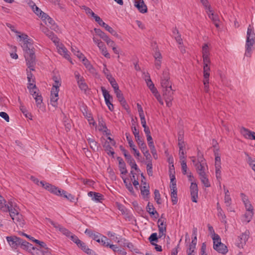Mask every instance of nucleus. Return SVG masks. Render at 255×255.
<instances>
[{"instance_id": "f257e3e1", "label": "nucleus", "mask_w": 255, "mask_h": 255, "mask_svg": "<svg viewBox=\"0 0 255 255\" xmlns=\"http://www.w3.org/2000/svg\"><path fill=\"white\" fill-rule=\"evenodd\" d=\"M160 84L162 88L163 95L164 96L166 106L170 107L172 105L173 100V91L171 87V83L170 81L169 73L168 69L163 71L160 77Z\"/></svg>"}, {"instance_id": "f03ea898", "label": "nucleus", "mask_w": 255, "mask_h": 255, "mask_svg": "<svg viewBox=\"0 0 255 255\" xmlns=\"http://www.w3.org/2000/svg\"><path fill=\"white\" fill-rule=\"evenodd\" d=\"M21 46L24 51V56L28 68L31 70H34L35 56L33 51L32 40L31 39L26 40V41L22 43Z\"/></svg>"}, {"instance_id": "7ed1b4c3", "label": "nucleus", "mask_w": 255, "mask_h": 255, "mask_svg": "<svg viewBox=\"0 0 255 255\" xmlns=\"http://www.w3.org/2000/svg\"><path fill=\"white\" fill-rule=\"evenodd\" d=\"M255 44V33L254 27L250 25L247 32V38L246 42V52L245 55L250 57L254 50V45Z\"/></svg>"}, {"instance_id": "20e7f679", "label": "nucleus", "mask_w": 255, "mask_h": 255, "mask_svg": "<svg viewBox=\"0 0 255 255\" xmlns=\"http://www.w3.org/2000/svg\"><path fill=\"white\" fill-rule=\"evenodd\" d=\"M7 211L9 212L10 217L17 226H19L21 227L23 226L24 223L22 216L18 212L16 209L13 208L12 205H10V207L7 209Z\"/></svg>"}, {"instance_id": "39448f33", "label": "nucleus", "mask_w": 255, "mask_h": 255, "mask_svg": "<svg viewBox=\"0 0 255 255\" xmlns=\"http://www.w3.org/2000/svg\"><path fill=\"white\" fill-rule=\"evenodd\" d=\"M40 185L44 187L45 189L50 191L51 193L57 195L62 196V192L63 190H61L53 186L48 183H46L44 181H41L40 182Z\"/></svg>"}, {"instance_id": "423d86ee", "label": "nucleus", "mask_w": 255, "mask_h": 255, "mask_svg": "<svg viewBox=\"0 0 255 255\" xmlns=\"http://www.w3.org/2000/svg\"><path fill=\"white\" fill-rule=\"evenodd\" d=\"M213 248L218 253L225 254L228 252L227 247L221 242V238L213 241Z\"/></svg>"}, {"instance_id": "0eeeda50", "label": "nucleus", "mask_w": 255, "mask_h": 255, "mask_svg": "<svg viewBox=\"0 0 255 255\" xmlns=\"http://www.w3.org/2000/svg\"><path fill=\"white\" fill-rule=\"evenodd\" d=\"M163 214L161 215L160 218L158 220V236L160 238L162 236H165L166 232V219L163 217Z\"/></svg>"}, {"instance_id": "6e6552de", "label": "nucleus", "mask_w": 255, "mask_h": 255, "mask_svg": "<svg viewBox=\"0 0 255 255\" xmlns=\"http://www.w3.org/2000/svg\"><path fill=\"white\" fill-rule=\"evenodd\" d=\"M101 90L105 99L106 104L108 107L109 110L113 111L114 110V106L111 103V101L113 100L112 97L104 87H101Z\"/></svg>"}, {"instance_id": "1a4fd4ad", "label": "nucleus", "mask_w": 255, "mask_h": 255, "mask_svg": "<svg viewBox=\"0 0 255 255\" xmlns=\"http://www.w3.org/2000/svg\"><path fill=\"white\" fill-rule=\"evenodd\" d=\"M55 45L57 47V51L59 54L63 56L65 59L68 60L71 62V59L69 55V52L66 48L62 43H59V40Z\"/></svg>"}, {"instance_id": "9d476101", "label": "nucleus", "mask_w": 255, "mask_h": 255, "mask_svg": "<svg viewBox=\"0 0 255 255\" xmlns=\"http://www.w3.org/2000/svg\"><path fill=\"white\" fill-rule=\"evenodd\" d=\"M190 194L192 202L197 203L198 198V189L197 184L196 183L191 182L190 187Z\"/></svg>"}, {"instance_id": "9b49d317", "label": "nucleus", "mask_w": 255, "mask_h": 255, "mask_svg": "<svg viewBox=\"0 0 255 255\" xmlns=\"http://www.w3.org/2000/svg\"><path fill=\"white\" fill-rule=\"evenodd\" d=\"M59 88L52 87L51 91L50 102L52 106H57V101L58 100V93Z\"/></svg>"}, {"instance_id": "f8f14e48", "label": "nucleus", "mask_w": 255, "mask_h": 255, "mask_svg": "<svg viewBox=\"0 0 255 255\" xmlns=\"http://www.w3.org/2000/svg\"><path fill=\"white\" fill-rule=\"evenodd\" d=\"M21 240V238L15 236L6 237L7 242L13 249H16L20 245Z\"/></svg>"}, {"instance_id": "ddd939ff", "label": "nucleus", "mask_w": 255, "mask_h": 255, "mask_svg": "<svg viewBox=\"0 0 255 255\" xmlns=\"http://www.w3.org/2000/svg\"><path fill=\"white\" fill-rule=\"evenodd\" d=\"M41 30L44 34H45L49 38L51 39V40L55 43V44H56L59 39L52 31H50L47 27L44 26H43L41 27Z\"/></svg>"}, {"instance_id": "4468645a", "label": "nucleus", "mask_w": 255, "mask_h": 255, "mask_svg": "<svg viewBox=\"0 0 255 255\" xmlns=\"http://www.w3.org/2000/svg\"><path fill=\"white\" fill-rule=\"evenodd\" d=\"M170 188L171 189V197L172 203L173 205H175L177 203V191L176 188V183H172L170 185Z\"/></svg>"}, {"instance_id": "2eb2a0df", "label": "nucleus", "mask_w": 255, "mask_h": 255, "mask_svg": "<svg viewBox=\"0 0 255 255\" xmlns=\"http://www.w3.org/2000/svg\"><path fill=\"white\" fill-rule=\"evenodd\" d=\"M50 223L55 228L58 229L66 237L69 238L72 235V233L71 232L61 225L55 223L53 221H50Z\"/></svg>"}, {"instance_id": "dca6fc26", "label": "nucleus", "mask_w": 255, "mask_h": 255, "mask_svg": "<svg viewBox=\"0 0 255 255\" xmlns=\"http://www.w3.org/2000/svg\"><path fill=\"white\" fill-rule=\"evenodd\" d=\"M205 166H207L206 163L195 164V166L199 177L206 174Z\"/></svg>"}, {"instance_id": "f3484780", "label": "nucleus", "mask_w": 255, "mask_h": 255, "mask_svg": "<svg viewBox=\"0 0 255 255\" xmlns=\"http://www.w3.org/2000/svg\"><path fill=\"white\" fill-rule=\"evenodd\" d=\"M134 6L141 13H144L147 12V8L143 0L135 1Z\"/></svg>"}, {"instance_id": "a211bd4d", "label": "nucleus", "mask_w": 255, "mask_h": 255, "mask_svg": "<svg viewBox=\"0 0 255 255\" xmlns=\"http://www.w3.org/2000/svg\"><path fill=\"white\" fill-rule=\"evenodd\" d=\"M78 247L80 248L84 252L89 255H97L96 253L92 250L89 249L88 247L83 242L78 245Z\"/></svg>"}, {"instance_id": "6ab92c4d", "label": "nucleus", "mask_w": 255, "mask_h": 255, "mask_svg": "<svg viewBox=\"0 0 255 255\" xmlns=\"http://www.w3.org/2000/svg\"><path fill=\"white\" fill-rule=\"evenodd\" d=\"M88 195L92 198V200L97 202H100L103 200V195L99 193L90 191L88 192Z\"/></svg>"}, {"instance_id": "aec40b11", "label": "nucleus", "mask_w": 255, "mask_h": 255, "mask_svg": "<svg viewBox=\"0 0 255 255\" xmlns=\"http://www.w3.org/2000/svg\"><path fill=\"white\" fill-rule=\"evenodd\" d=\"M117 159L119 161V166L121 173L122 174H126L128 171L126 169V163L121 157H119Z\"/></svg>"}, {"instance_id": "412c9836", "label": "nucleus", "mask_w": 255, "mask_h": 255, "mask_svg": "<svg viewBox=\"0 0 255 255\" xmlns=\"http://www.w3.org/2000/svg\"><path fill=\"white\" fill-rule=\"evenodd\" d=\"M146 211L150 215L154 216L155 218H157L159 216V214L155 210L153 205L151 204L149 202L146 206Z\"/></svg>"}, {"instance_id": "4be33fe9", "label": "nucleus", "mask_w": 255, "mask_h": 255, "mask_svg": "<svg viewBox=\"0 0 255 255\" xmlns=\"http://www.w3.org/2000/svg\"><path fill=\"white\" fill-rule=\"evenodd\" d=\"M27 88L29 90L30 94L32 95L33 97L36 96V95H38L37 93L38 90L37 89L35 84H28Z\"/></svg>"}, {"instance_id": "5701e85b", "label": "nucleus", "mask_w": 255, "mask_h": 255, "mask_svg": "<svg viewBox=\"0 0 255 255\" xmlns=\"http://www.w3.org/2000/svg\"><path fill=\"white\" fill-rule=\"evenodd\" d=\"M241 133L246 138L251 139L252 138V136L253 135V132L248 128H246L244 127H242L241 128Z\"/></svg>"}, {"instance_id": "b1692460", "label": "nucleus", "mask_w": 255, "mask_h": 255, "mask_svg": "<svg viewBox=\"0 0 255 255\" xmlns=\"http://www.w3.org/2000/svg\"><path fill=\"white\" fill-rule=\"evenodd\" d=\"M250 236V232L249 230H246L244 233H243L240 237V244L242 246L244 244H245L246 242L248 241Z\"/></svg>"}, {"instance_id": "393cba45", "label": "nucleus", "mask_w": 255, "mask_h": 255, "mask_svg": "<svg viewBox=\"0 0 255 255\" xmlns=\"http://www.w3.org/2000/svg\"><path fill=\"white\" fill-rule=\"evenodd\" d=\"M254 215L253 212L246 211L243 216L242 221L246 223H249L252 220Z\"/></svg>"}, {"instance_id": "a878e982", "label": "nucleus", "mask_w": 255, "mask_h": 255, "mask_svg": "<svg viewBox=\"0 0 255 255\" xmlns=\"http://www.w3.org/2000/svg\"><path fill=\"white\" fill-rule=\"evenodd\" d=\"M221 166L220 164H216L215 165V170H216V176L217 180L219 183V186L221 187Z\"/></svg>"}, {"instance_id": "bb28decb", "label": "nucleus", "mask_w": 255, "mask_h": 255, "mask_svg": "<svg viewBox=\"0 0 255 255\" xmlns=\"http://www.w3.org/2000/svg\"><path fill=\"white\" fill-rule=\"evenodd\" d=\"M88 143L90 147L94 150L96 151L98 149V143L95 140L93 137H88L87 138Z\"/></svg>"}, {"instance_id": "cd10ccee", "label": "nucleus", "mask_w": 255, "mask_h": 255, "mask_svg": "<svg viewBox=\"0 0 255 255\" xmlns=\"http://www.w3.org/2000/svg\"><path fill=\"white\" fill-rule=\"evenodd\" d=\"M5 201L3 199V198L0 195V209L3 211L7 212V209H9V208L10 207L11 204H9V205H6L5 204Z\"/></svg>"}, {"instance_id": "c85d7f7f", "label": "nucleus", "mask_w": 255, "mask_h": 255, "mask_svg": "<svg viewBox=\"0 0 255 255\" xmlns=\"http://www.w3.org/2000/svg\"><path fill=\"white\" fill-rule=\"evenodd\" d=\"M20 245L21 246V248L26 250L30 251L31 249H34V248L31 244L28 243L26 241L23 240L22 239L21 240V243Z\"/></svg>"}, {"instance_id": "c756f323", "label": "nucleus", "mask_w": 255, "mask_h": 255, "mask_svg": "<svg viewBox=\"0 0 255 255\" xmlns=\"http://www.w3.org/2000/svg\"><path fill=\"white\" fill-rule=\"evenodd\" d=\"M83 113L84 116L88 121L90 124H92L94 126L96 124L92 114L88 112L85 109V112H83Z\"/></svg>"}, {"instance_id": "7c9ffc66", "label": "nucleus", "mask_w": 255, "mask_h": 255, "mask_svg": "<svg viewBox=\"0 0 255 255\" xmlns=\"http://www.w3.org/2000/svg\"><path fill=\"white\" fill-rule=\"evenodd\" d=\"M71 51L79 59L85 58L84 54H83L76 46H72Z\"/></svg>"}, {"instance_id": "2f4dec72", "label": "nucleus", "mask_w": 255, "mask_h": 255, "mask_svg": "<svg viewBox=\"0 0 255 255\" xmlns=\"http://www.w3.org/2000/svg\"><path fill=\"white\" fill-rule=\"evenodd\" d=\"M94 31L96 34L100 37L104 41L106 40L109 36L99 28H95Z\"/></svg>"}, {"instance_id": "473e14b6", "label": "nucleus", "mask_w": 255, "mask_h": 255, "mask_svg": "<svg viewBox=\"0 0 255 255\" xmlns=\"http://www.w3.org/2000/svg\"><path fill=\"white\" fill-rule=\"evenodd\" d=\"M201 181V182L206 187H209L210 186V183L208 178V175L207 174L205 175H202L199 177Z\"/></svg>"}, {"instance_id": "72a5a7b5", "label": "nucleus", "mask_w": 255, "mask_h": 255, "mask_svg": "<svg viewBox=\"0 0 255 255\" xmlns=\"http://www.w3.org/2000/svg\"><path fill=\"white\" fill-rule=\"evenodd\" d=\"M19 108L21 112L23 113V114L26 118L29 119L30 120H32L31 114L28 112V111L26 110V108L24 106L21 104Z\"/></svg>"}, {"instance_id": "f704fd0d", "label": "nucleus", "mask_w": 255, "mask_h": 255, "mask_svg": "<svg viewBox=\"0 0 255 255\" xmlns=\"http://www.w3.org/2000/svg\"><path fill=\"white\" fill-rule=\"evenodd\" d=\"M210 67V65H203L204 79H209Z\"/></svg>"}, {"instance_id": "c9c22d12", "label": "nucleus", "mask_w": 255, "mask_h": 255, "mask_svg": "<svg viewBox=\"0 0 255 255\" xmlns=\"http://www.w3.org/2000/svg\"><path fill=\"white\" fill-rule=\"evenodd\" d=\"M218 217H219V219L221 220V222L226 224L227 223V220H226V216L223 211L222 209H219V211H218Z\"/></svg>"}, {"instance_id": "e433bc0d", "label": "nucleus", "mask_w": 255, "mask_h": 255, "mask_svg": "<svg viewBox=\"0 0 255 255\" xmlns=\"http://www.w3.org/2000/svg\"><path fill=\"white\" fill-rule=\"evenodd\" d=\"M144 184L146 185V183L144 182ZM140 190L141 193L144 198H148V195L149 194V186H146L145 185L141 187Z\"/></svg>"}, {"instance_id": "4c0bfd02", "label": "nucleus", "mask_w": 255, "mask_h": 255, "mask_svg": "<svg viewBox=\"0 0 255 255\" xmlns=\"http://www.w3.org/2000/svg\"><path fill=\"white\" fill-rule=\"evenodd\" d=\"M81 60H82L83 63L86 68L90 72H93L94 69L89 61L86 59V58L85 57V58H82Z\"/></svg>"}, {"instance_id": "58836bf2", "label": "nucleus", "mask_w": 255, "mask_h": 255, "mask_svg": "<svg viewBox=\"0 0 255 255\" xmlns=\"http://www.w3.org/2000/svg\"><path fill=\"white\" fill-rule=\"evenodd\" d=\"M123 180L127 188L131 193L133 194L134 193L133 189L132 187V185L130 181H129V179L125 178L123 179Z\"/></svg>"}, {"instance_id": "ea45409f", "label": "nucleus", "mask_w": 255, "mask_h": 255, "mask_svg": "<svg viewBox=\"0 0 255 255\" xmlns=\"http://www.w3.org/2000/svg\"><path fill=\"white\" fill-rule=\"evenodd\" d=\"M208 231H209L210 235L212 236V238L213 241L219 238L220 236L218 234H216L215 233L214 230L212 226H211L210 225L208 224Z\"/></svg>"}, {"instance_id": "a19ab883", "label": "nucleus", "mask_w": 255, "mask_h": 255, "mask_svg": "<svg viewBox=\"0 0 255 255\" xmlns=\"http://www.w3.org/2000/svg\"><path fill=\"white\" fill-rule=\"evenodd\" d=\"M206 12L207 13L209 17L213 21V22L219 21V16L214 14L212 9L211 12H209V10H206Z\"/></svg>"}, {"instance_id": "79ce46f5", "label": "nucleus", "mask_w": 255, "mask_h": 255, "mask_svg": "<svg viewBox=\"0 0 255 255\" xmlns=\"http://www.w3.org/2000/svg\"><path fill=\"white\" fill-rule=\"evenodd\" d=\"M79 88L82 91H86L88 89L87 84L85 82V79L81 80L77 83Z\"/></svg>"}, {"instance_id": "37998d69", "label": "nucleus", "mask_w": 255, "mask_h": 255, "mask_svg": "<svg viewBox=\"0 0 255 255\" xmlns=\"http://www.w3.org/2000/svg\"><path fill=\"white\" fill-rule=\"evenodd\" d=\"M115 94H116V96L118 99V100L122 104L125 103V101L124 100V98L123 97V94L121 93V91L118 88V90H114Z\"/></svg>"}, {"instance_id": "c03bdc74", "label": "nucleus", "mask_w": 255, "mask_h": 255, "mask_svg": "<svg viewBox=\"0 0 255 255\" xmlns=\"http://www.w3.org/2000/svg\"><path fill=\"white\" fill-rule=\"evenodd\" d=\"M128 163L130 166L131 169H134L137 173L140 172V169L138 168L137 165L133 158L128 161Z\"/></svg>"}, {"instance_id": "a18cd8bd", "label": "nucleus", "mask_w": 255, "mask_h": 255, "mask_svg": "<svg viewBox=\"0 0 255 255\" xmlns=\"http://www.w3.org/2000/svg\"><path fill=\"white\" fill-rule=\"evenodd\" d=\"M42 19L43 20H45L46 22H48L49 24H50L52 26H53L55 23L54 20L52 18H51L49 15H48L46 13L45 16H42Z\"/></svg>"}, {"instance_id": "49530a36", "label": "nucleus", "mask_w": 255, "mask_h": 255, "mask_svg": "<svg viewBox=\"0 0 255 255\" xmlns=\"http://www.w3.org/2000/svg\"><path fill=\"white\" fill-rule=\"evenodd\" d=\"M146 170H147V174L149 176H152L153 171H152V162H146Z\"/></svg>"}, {"instance_id": "de8ad7c7", "label": "nucleus", "mask_w": 255, "mask_h": 255, "mask_svg": "<svg viewBox=\"0 0 255 255\" xmlns=\"http://www.w3.org/2000/svg\"><path fill=\"white\" fill-rule=\"evenodd\" d=\"M209 50L207 44H204L202 47V56H209Z\"/></svg>"}, {"instance_id": "09e8293b", "label": "nucleus", "mask_w": 255, "mask_h": 255, "mask_svg": "<svg viewBox=\"0 0 255 255\" xmlns=\"http://www.w3.org/2000/svg\"><path fill=\"white\" fill-rule=\"evenodd\" d=\"M35 7H33V11L36 14L38 15L39 17L42 18V16H45L46 13L43 12L40 8H39L37 6L35 5Z\"/></svg>"}, {"instance_id": "8fccbe9b", "label": "nucleus", "mask_w": 255, "mask_h": 255, "mask_svg": "<svg viewBox=\"0 0 255 255\" xmlns=\"http://www.w3.org/2000/svg\"><path fill=\"white\" fill-rule=\"evenodd\" d=\"M148 240L151 245H154V242H157L158 240L157 233H152L149 237Z\"/></svg>"}, {"instance_id": "3c124183", "label": "nucleus", "mask_w": 255, "mask_h": 255, "mask_svg": "<svg viewBox=\"0 0 255 255\" xmlns=\"http://www.w3.org/2000/svg\"><path fill=\"white\" fill-rule=\"evenodd\" d=\"M128 241L125 238H121L120 240H118L117 243L119 244L120 248L126 247Z\"/></svg>"}, {"instance_id": "603ef678", "label": "nucleus", "mask_w": 255, "mask_h": 255, "mask_svg": "<svg viewBox=\"0 0 255 255\" xmlns=\"http://www.w3.org/2000/svg\"><path fill=\"white\" fill-rule=\"evenodd\" d=\"M62 197L67 198L68 200L71 202H73L74 200V196L71 194H68L67 192L64 190H63V192H62Z\"/></svg>"}, {"instance_id": "864d4df0", "label": "nucleus", "mask_w": 255, "mask_h": 255, "mask_svg": "<svg viewBox=\"0 0 255 255\" xmlns=\"http://www.w3.org/2000/svg\"><path fill=\"white\" fill-rule=\"evenodd\" d=\"M30 240L38 244L40 248H42V249L46 247V244L43 242H41L38 240L35 239L33 237H31V239H30Z\"/></svg>"}, {"instance_id": "5fc2aeb1", "label": "nucleus", "mask_w": 255, "mask_h": 255, "mask_svg": "<svg viewBox=\"0 0 255 255\" xmlns=\"http://www.w3.org/2000/svg\"><path fill=\"white\" fill-rule=\"evenodd\" d=\"M100 243H101L102 245L108 247L109 245V239L105 236H102L101 239H100L99 241Z\"/></svg>"}, {"instance_id": "6e6d98bb", "label": "nucleus", "mask_w": 255, "mask_h": 255, "mask_svg": "<svg viewBox=\"0 0 255 255\" xmlns=\"http://www.w3.org/2000/svg\"><path fill=\"white\" fill-rule=\"evenodd\" d=\"M69 238L74 243H75L77 246H78V245L81 244V242H82L79 239L77 236L76 235L72 234V235L70 236Z\"/></svg>"}, {"instance_id": "4d7b16f0", "label": "nucleus", "mask_w": 255, "mask_h": 255, "mask_svg": "<svg viewBox=\"0 0 255 255\" xmlns=\"http://www.w3.org/2000/svg\"><path fill=\"white\" fill-rule=\"evenodd\" d=\"M200 2L202 3L206 10H209V12H211L210 5L207 0H200Z\"/></svg>"}, {"instance_id": "13d9d810", "label": "nucleus", "mask_w": 255, "mask_h": 255, "mask_svg": "<svg viewBox=\"0 0 255 255\" xmlns=\"http://www.w3.org/2000/svg\"><path fill=\"white\" fill-rule=\"evenodd\" d=\"M197 162L196 163H205V159L203 157V154L200 152V150L198 151L197 153Z\"/></svg>"}, {"instance_id": "bf43d9fd", "label": "nucleus", "mask_w": 255, "mask_h": 255, "mask_svg": "<svg viewBox=\"0 0 255 255\" xmlns=\"http://www.w3.org/2000/svg\"><path fill=\"white\" fill-rule=\"evenodd\" d=\"M245 154L247 156V161L248 163L250 165V166L251 167L254 164H255V159L252 158L248 153H245Z\"/></svg>"}, {"instance_id": "052dcab7", "label": "nucleus", "mask_w": 255, "mask_h": 255, "mask_svg": "<svg viewBox=\"0 0 255 255\" xmlns=\"http://www.w3.org/2000/svg\"><path fill=\"white\" fill-rule=\"evenodd\" d=\"M94 18L100 26L104 27L107 24L99 16L96 15Z\"/></svg>"}, {"instance_id": "680f3d73", "label": "nucleus", "mask_w": 255, "mask_h": 255, "mask_svg": "<svg viewBox=\"0 0 255 255\" xmlns=\"http://www.w3.org/2000/svg\"><path fill=\"white\" fill-rule=\"evenodd\" d=\"M83 8L85 10L86 13L87 14L91 15L93 18L96 15L95 13L92 10L91 8L86 6H83Z\"/></svg>"}, {"instance_id": "e2e57ef3", "label": "nucleus", "mask_w": 255, "mask_h": 255, "mask_svg": "<svg viewBox=\"0 0 255 255\" xmlns=\"http://www.w3.org/2000/svg\"><path fill=\"white\" fill-rule=\"evenodd\" d=\"M209 79H204L203 80V84H204V91L208 93L209 92Z\"/></svg>"}, {"instance_id": "0e129e2a", "label": "nucleus", "mask_w": 255, "mask_h": 255, "mask_svg": "<svg viewBox=\"0 0 255 255\" xmlns=\"http://www.w3.org/2000/svg\"><path fill=\"white\" fill-rule=\"evenodd\" d=\"M105 150L107 151V153L108 154H111L112 155H113L115 153L113 148L111 146V145L108 143L107 145H105Z\"/></svg>"}, {"instance_id": "69168bd1", "label": "nucleus", "mask_w": 255, "mask_h": 255, "mask_svg": "<svg viewBox=\"0 0 255 255\" xmlns=\"http://www.w3.org/2000/svg\"><path fill=\"white\" fill-rule=\"evenodd\" d=\"M154 194L155 200L156 201L157 204H160L161 203V202H160V195L159 191L157 189L155 190Z\"/></svg>"}, {"instance_id": "338daca9", "label": "nucleus", "mask_w": 255, "mask_h": 255, "mask_svg": "<svg viewBox=\"0 0 255 255\" xmlns=\"http://www.w3.org/2000/svg\"><path fill=\"white\" fill-rule=\"evenodd\" d=\"M180 162H181L182 173L183 174L185 175V174H187V164H186V161L183 160Z\"/></svg>"}, {"instance_id": "774afa93", "label": "nucleus", "mask_w": 255, "mask_h": 255, "mask_svg": "<svg viewBox=\"0 0 255 255\" xmlns=\"http://www.w3.org/2000/svg\"><path fill=\"white\" fill-rule=\"evenodd\" d=\"M35 100L36 104L37 107L41 105L42 102V98L41 95H36V96L33 97Z\"/></svg>"}]
</instances>
